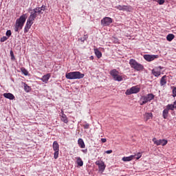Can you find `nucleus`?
<instances>
[{"instance_id": "nucleus-8", "label": "nucleus", "mask_w": 176, "mask_h": 176, "mask_svg": "<svg viewBox=\"0 0 176 176\" xmlns=\"http://www.w3.org/2000/svg\"><path fill=\"white\" fill-rule=\"evenodd\" d=\"M153 142L155 144V145H157L159 146V145H162V146H164V145H167V140H158L156 139V138H153Z\"/></svg>"}, {"instance_id": "nucleus-38", "label": "nucleus", "mask_w": 176, "mask_h": 176, "mask_svg": "<svg viewBox=\"0 0 176 176\" xmlns=\"http://www.w3.org/2000/svg\"><path fill=\"white\" fill-rule=\"evenodd\" d=\"M89 124H86L83 125L84 129H89Z\"/></svg>"}, {"instance_id": "nucleus-5", "label": "nucleus", "mask_w": 176, "mask_h": 176, "mask_svg": "<svg viewBox=\"0 0 176 176\" xmlns=\"http://www.w3.org/2000/svg\"><path fill=\"white\" fill-rule=\"evenodd\" d=\"M155 98V95L153 94H148L146 96H143L140 98V105H144V104H146V102H151L152 100Z\"/></svg>"}, {"instance_id": "nucleus-12", "label": "nucleus", "mask_w": 176, "mask_h": 176, "mask_svg": "<svg viewBox=\"0 0 176 176\" xmlns=\"http://www.w3.org/2000/svg\"><path fill=\"white\" fill-rule=\"evenodd\" d=\"M151 73L153 74V75H154V76H155L156 78H159V76H160V75L162 74V72L159 71L157 69H153L151 71Z\"/></svg>"}, {"instance_id": "nucleus-1", "label": "nucleus", "mask_w": 176, "mask_h": 176, "mask_svg": "<svg viewBox=\"0 0 176 176\" xmlns=\"http://www.w3.org/2000/svg\"><path fill=\"white\" fill-rule=\"evenodd\" d=\"M46 10V6H42L41 7H36L34 9L32 10L29 9V12H30V15L29 16L32 20H35L38 16V14H43V12Z\"/></svg>"}, {"instance_id": "nucleus-9", "label": "nucleus", "mask_w": 176, "mask_h": 176, "mask_svg": "<svg viewBox=\"0 0 176 176\" xmlns=\"http://www.w3.org/2000/svg\"><path fill=\"white\" fill-rule=\"evenodd\" d=\"M112 19L111 17H104L101 20V24L104 27H107L108 25L112 24Z\"/></svg>"}, {"instance_id": "nucleus-20", "label": "nucleus", "mask_w": 176, "mask_h": 176, "mask_svg": "<svg viewBox=\"0 0 176 176\" xmlns=\"http://www.w3.org/2000/svg\"><path fill=\"white\" fill-rule=\"evenodd\" d=\"M94 51L96 57H98V58H101V57H102V54L101 53V52H100V50H98V49L95 48L94 49Z\"/></svg>"}, {"instance_id": "nucleus-2", "label": "nucleus", "mask_w": 176, "mask_h": 176, "mask_svg": "<svg viewBox=\"0 0 176 176\" xmlns=\"http://www.w3.org/2000/svg\"><path fill=\"white\" fill-rule=\"evenodd\" d=\"M25 20H27V14H23L19 19H16L14 25L15 32H19L20 30H23V27H24Z\"/></svg>"}, {"instance_id": "nucleus-41", "label": "nucleus", "mask_w": 176, "mask_h": 176, "mask_svg": "<svg viewBox=\"0 0 176 176\" xmlns=\"http://www.w3.org/2000/svg\"><path fill=\"white\" fill-rule=\"evenodd\" d=\"M104 153H106L107 154L112 153V150L106 151Z\"/></svg>"}, {"instance_id": "nucleus-11", "label": "nucleus", "mask_w": 176, "mask_h": 176, "mask_svg": "<svg viewBox=\"0 0 176 176\" xmlns=\"http://www.w3.org/2000/svg\"><path fill=\"white\" fill-rule=\"evenodd\" d=\"M96 166H98L100 171H104L105 170V164L101 160L96 162Z\"/></svg>"}, {"instance_id": "nucleus-35", "label": "nucleus", "mask_w": 176, "mask_h": 176, "mask_svg": "<svg viewBox=\"0 0 176 176\" xmlns=\"http://www.w3.org/2000/svg\"><path fill=\"white\" fill-rule=\"evenodd\" d=\"M0 41H1V42H5V41H8V37L3 36V37L1 38Z\"/></svg>"}, {"instance_id": "nucleus-31", "label": "nucleus", "mask_w": 176, "mask_h": 176, "mask_svg": "<svg viewBox=\"0 0 176 176\" xmlns=\"http://www.w3.org/2000/svg\"><path fill=\"white\" fill-rule=\"evenodd\" d=\"M10 56H11V60H12L13 61H14V60H16V58L14 57V54L13 53V51L11 50L10 52Z\"/></svg>"}, {"instance_id": "nucleus-40", "label": "nucleus", "mask_w": 176, "mask_h": 176, "mask_svg": "<svg viewBox=\"0 0 176 176\" xmlns=\"http://www.w3.org/2000/svg\"><path fill=\"white\" fill-rule=\"evenodd\" d=\"M101 142H103V143H105V142H107V139L106 138H102Z\"/></svg>"}, {"instance_id": "nucleus-44", "label": "nucleus", "mask_w": 176, "mask_h": 176, "mask_svg": "<svg viewBox=\"0 0 176 176\" xmlns=\"http://www.w3.org/2000/svg\"><path fill=\"white\" fill-rule=\"evenodd\" d=\"M90 59H91V60H94V56H90Z\"/></svg>"}, {"instance_id": "nucleus-43", "label": "nucleus", "mask_w": 176, "mask_h": 176, "mask_svg": "<svg viewBox=\"0 0 176 176\" xmlns=\"http://www.w3.org/2000/svg\"><path fill=\"white\" fill-rule=\"evenodd\" d=\"M82 152H83V153H87V148L86 149H82Z\"/></svg>"}, {"instance_id": "nucleus-27", "label": "nucleus", "mask_w": 176, "mask_h": 176, "mask_svg": "<svg viewBox=\"0 0 176 176\" xmlns=\"http://www.w3.org/2000/svg\"><path fill=\"white\" fill-rule=\"evenodd\" d=\"M24 90L26 91V93H30V91H31V87L24 83Z\"/></svg>"}, {"instance_id": "nucleus-23", "label": "nucleus", "mask_w": 176, "mask_h": 176, "mask_svg": "<svg viewBox=\"0 0 176 176\" xmlns=\"http://www.w3.org/2000/svg\"><path fill=\"white\" fill-rule=\"evenodd\" d=\"M174 38H175V36L173 34H169L167 35L166 36V40L168 41V42H171V41H173V39H174Z\"/></svg>"}, {"instance_id": "nucleus-15", "label": "nucleus", "mask_w": 176, "mask_h": 176, "mask_svg": "<svg viewBox=\"0 0 176 176\" xmlns=\"http://www.w3.org/2000/svg\"><path fill=\"white\" fill-rule=\"evenodd\" d=\"M116 9H118V10H130V7L128 6H118L116 7Z\"/></svg>"}, {"instance_id": "nucleus-25", "label": "nucleus", "mask_w": 176, "mask_h": 176, "mask_svg": "<svg viewBox=\"0 0 176 176\" xmlns=\"http://www.w3.org/2000/svg\"><path fill=\"white\" fill-rule=\"evenodd\" d=\"M145 119L146 120H149V119H152V117L153 116V115L152 114V113H145Z\"/></svg>"}, {"instance_id": "nucleus-39", "label": "nucleus", "mask_w": 176, "mask_h": 176, "mask_svg": "<svg viewBox=\"0 0 176 176\" xmlns=\"http://www.w3.org/2000/svg\"><path fill=\"white\" fill-rule=\"evenodd\" d=\"M155 69H157L158 71H162V69H163V67H162V66H160L158 67H156Z\"/></svg>"}, {"instance_id": "nucleus-46", "label": "nucleus", "mask_w": 176, "mask_h": 176, "mask_svg": "<svg viewBox=\"0 0 176 176\" xmlns=\"http://www.w3.org/2000/svg\"><path fill=\"white\" fill-rule=\"evenodd\" d=\"M115 43H118V39H116Z\"/></svg>"}, {"instance_id": "nucleus-16", "label": "nucleus", "mask_w": 176, "mask_h": 176, "mask_svg": "<svg viewBox=\"0 0 176 176\" xmlns=\"http://www.w3.org/2000/svg\"><path fill=\"white\" fill-rule=\"evenodd\" d=\"M49 79H50V74H47L46 75H44L41 80H42V82H44V83H47V82L49 81Z\"/></svg>"}, {"instance_id": "nucleus-45", "label": "nucleus", "mask_w": 176, "mask_h": 176, "mask_svg": "<svg viewBox=\"0 0 176 176\" xmlns=\"http://www.w3.org/2000/svg\"><path fill=\"white\" fill-rule=\"evenodd\" d=\"M173 105L175 106V108H176V100L173 102Z\"/></svg>"}, {"instance_id": "nucleus-28", "label": "nucleus", "mask_w": 176, "mask_h": 176, "mask_svg": "<svg viewBox=\"0 0 176 176\" xmlns=\"http://www.w3.org/2000/svg\"><path fill=\"white\" fill-rule=\"evenodd\" d=\"M33 21V19H32L31 18H28L26 24L32 26V24H34Z\"/></svg>"}, {"instance_id": "nucleus-13", "label": "nucleus", "mask_w": 176, "mask_h": 176, "mask_svg": "<svg viewBox=\"0 0 176 176\" xmlns=\"http://www.w3.org/2000/svg\"><path fill=\"white\" fill-rule=\"evenodd\" d=\"M167 85V76H163L160 80V85L166 86Z\"/></svg>"}, {"instance_id": "nucleus-4", "label": "nucleus", "mask_w": 176, "mask_h": 176, "mask_svg": "<svg viewBox=\"0 0 176 176\" xmlns=\"http://www.w3.org/2000/svg\"><path fill=\"white\" fill-rule=\"evenodd\" d=\"M129 65L131 68H133L135 71H142L144 69V65L140 63H138L135 59H130Z\"/></svg>"}, {"instance_id": "nucleus-32", "label": "nucleus", "mask_w": 176, "mask_h": 176, "mask_svg": "<svg viewBox=\"0 0 176 176\" xmlns=\"http://www.w3.org/2000/svg\"><path fill=\"white\" fill-rule=\"evenodd\" d=\"M58 152H60V151H56L54 152V159H58Z\"/></svg>"}, {"instance_id": "nucleus-37", "label": "nucleus", "mask_w": 176, "mask_h": 176, "mask_svg": "<svg viewBox=\"0 0 176 176\" xmlns=\"http://www.w3.org/2000/svg\"><path fill=\"white\" fill-rule=\"evenodd\" d=\"M28 31H30V29L28 28H24V33L27 34V32H28Z\"/></svg>"}, {"instance_id": "nucleus-14", "label": "nucleus", "mask_w": 176, "mask_h": 176, "mask_svg": "<svg viewBox=\"0 0 176 176\" xmlns=\"http://www.w3.org/2000/svg\"><path fill=\"white\" fill-rule=\"evenodd\" d=\"M3 96L5 98H8V100H14V95H13V94L5 93Z\"/></svg>"}, {"instance_id": "nucleus-33", "label": "nucleus", "mask_w": 176, "mask_h": 176, "mask_svg": "<svg viewBox=\"0 0 176 176\" xmlns=\"http://www.w3.org/2000/svg\"><path fill=\"white\" fill-rule=\"evenodd\" d=\"M172 91H173V97H176V87H173Z\"/></svg>"}, {"instance_id": "nucleus-17", "label": "nucleus", "mask_w": 176, "mask_h": 176, "mask_svg": "<svg viewBox=\"0 0 176 176\" xmlns=\"http://www.w3.org/2000/svg\"><path fill=\"white\" fill-rule=\"evenodd\" d=\"M61 117H60V120H62V122H63L64 123H68V118H67V116L65 114H64V111L61 110Z\"/></svg>"}, {"instance_id": "nucleus-42", "label": "nucleus", "mask_w": 176, "mask_h": 176, "mask_svg": "<svg viewBox=\"0 0 176 176\" xmlns=\"http://www.w3.org/2000/svg\"><path fill=\"white\" fill-rule=\"evenodd\" d=\"M25 28H29V30H30V28H31V25H28V24L26 23Z\"/></svg>"}, {"instance_id": "nucleus-36", "label": "nucleus", "mask_w": 176, "mask_h": 176, "mask_svg": "<svg viewBox=\"0 0 176 176\" xmlns=\"http://www.w3.org/2000/svg\"><path fill=\"white\" fill-rule=\"evenodd\" d=\"M157 3H159V5H163V3H164V0H157Z\"/></svg>"}, {"instance_id": "nucleus-26", "label": "nucleus", "mask_w": 176, "mask_h": 176, "mask_svg": "<svg viewBox=\"0 0 176 176\" xmlns=\"http://www.w3.org/2000/svg\"><path fill=\"white\" fill-rule=\"evenodd\" d=\"M175 107L174 106V104H168L167 106H166V109L168 110V111H174V109H175Z\"/></svg>"}, {"instance_id": "nucleus-7", "label": "nucleus", "mask_w": 176, "mask_h": 176, "mask_svg": "<svg viewBox=\"0 0 176 176\" xmlns=\"http://www.w3.org/2000/svg\"><path fill=\"white\" fill-rule=\"evenodd\" d=\"M140 88L138 86H133L130 89H128L125 94L126 96H131V94H137V93H140Z\"/></svg>"}, {"instance_id": "nucleus-24", "label": "nucleus", "mask_w": 176, "mask_h": 176, "mask_svg": "<svg viewBox=\"0 0 176 176\" xmlns=\"http://www.w3.org/2000/svg\"><path fill=\"white\" fill-rule=\"evenodd\" d=\"M162 116L164 118V119H166L167 118H168V110L165 109H164L163 112H162Z\"/></svg>"}, {"instance_id": "nucleus-18", "label": "nucleus", "mask_w": 176, "mask_h": 176, "mask_svg": "<svg viewBox=\"0 0 176 176\" xmlns=\"http://www.w3.org/2000/svg\"><path fill=\"white\" fill-rule=\"evenodd\" d=\"M78 144L81 148H86V145L85 144V142L83 141V139L79 138L78 140Z\"/></svg>"}, {"instance_id": "nucleus-29", "label": "nucleus", "mask_w": 176, "mask_h": 176, "mask_svg": "<svg viewBox=\"0 0 176 176\" xmlns=\"http://www.w3.org/2000/svg\"><path fill=\"white\" fill-rule=\"evenodd\" d=\"M21 71L23 74V75H25V76H27V75H28V71H27V69H25V68L22 67L21 69Z\"/></svg>"}, {"instance_id": "nucleus-21", "label": "nucleus", "mask_w": 176, "mask_h": 176, "mask_svg": "<svg viewBox=\"0 0 176 176\" xmlns=\"http://www.w3.org/2000/svg\"><path fill=\"white\" fill-rule=\"evenodd\" d=\"M133 159H134V156L133 155H131L129 157H122V161L123 162H131V160H133Z\"/></svg>"}, {"instance_id": "nucleus-22", "label": "nucleus", "mask_w": 176, "mask_h": 176, "mask_svg": "<svg viewBox=\"0 0 176 176\" xmlns=\"http://www.w3.org/2000/svg\"><path fill=\"white\" fill-rule=\"evenodd\" d=\"M76 163L78 166H79L80 167H82V166H83V161L82 160V158H80V157H76Z\"/></svg>"}, {"instance_id": "nucleus-34", "label": "nucleus", "mask_w": 176, "mask_h": 176, "mask_svg": "<svg viewBox=\"0 0 176 176\" xmlns=\"http://www.w3.org/2000/svg\"><path fill=\"white\" fill-rule=\"evenodd\" d=\"M11 35H12V31H10V30H7V32H6V36H8V38H9Z\"/></svg>"}, {"instance_id": "nucleus-19", "label": "nucleus", "mask_w": 176, "mask_h": 176, "mask_svg": "<svg viewBox=\"0 0 176 176\" xmlns=\"http://www.w3.org/2000/svg\"><path fill=\"white\" fill-rule=\"evenodd\" d=\"M52 147L54 151H60V145L57 141L54 142Z\"/></svg>"}, {"instance_id": "nucleus-6", "label": "nucleus", "mask_w": 176, "mask_h": 176, "mask_svg": "<svg viewBox=\"0 0 176 176\" xmlns=\"http://www.w3.org/2000/svg\"><path fill=\"white\" fill-rule=\"evenodd\" d=\"M110 75L112 76L113 79L117 82H122L123 80V77L119 75V72L116 69H113L110 72Z\"/></svg>"}, {"instance_id": "nucleus-3", "label": "nucleus", "mask_w": 176, "mask_h": 176, "mask_svg": "<svg viewBox=\"0 0 176 176\" xmlns=\"http://www.w3.org/2000/svg\"><path fill=\"white\" fill-rule=\"evenodd\" d=\"M66 78L72 80V79H83L85 78V74L80 73V72H72L69 73H67Z\"/></svg>"}, {"instance_id": "nucleus-10", "label": "nucleus", "mask_w": 176, "mask_h": 176, "mask_svg": "<svg viewBox=\"0 0 176 176\" xmlns=\"http://www.w3.org/2000/svg\"><path fill=\"white\" fill-rule=\"evenodd\" d=\"M144 60L146 61H153V60H155V58H159V55H149L146 54L144 56Z\"/></svg>"}, {"instance_id": "nucleus-30", "label": "nucleus", "mask_w": 176, "mask_h": 176, "mask_svg": "<svg viewBox=\"0 0 176 176\" xmlns=\"http://www.w3.org/2000/svg\"><path fill=\"white\" fill-rule=\"evenodd\" d=\"M133 156V159H136L137 160H138V159H140L142 155L141 154V153H138L137 155H134Z\"/></svg>"}]
</instances>
